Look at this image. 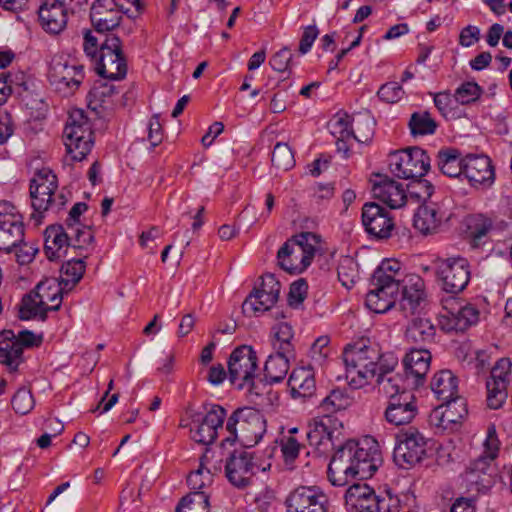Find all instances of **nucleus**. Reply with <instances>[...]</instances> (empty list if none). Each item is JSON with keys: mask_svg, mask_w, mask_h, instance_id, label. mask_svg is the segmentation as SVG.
Instances as JSON below:
<instances>
[{"mask_svg": "<svg viewBox=\"0 0 512 512\" xmlns=\"http://www.w3.org/2000/svg\"><path fill=\"white\" fill-rule=\"evenodd\" d=\"M351 402V398L345 391L341 389H333L321 401L319 409L323 412V415L333 416L334 413L349 407Z\"/></svg>", "mask_w": 512, "mask_h": 512, "instance_id": "43", "label": "nucleus"}, {"mask_svg": "<svg viewBox=\"0 0 512 512\" xmlns=\"http://www.w3.org/2000/svg\"><path fill=\"white\" fill-rule=\"evenodd\" d=\"M409 128L413 136L430 135L436 131L437 124L427 111L414 112L409 120Z\"/></svg>", "mask_w": 512, "mask_h": 512, "instance_id": "45", "label": "nucleus"}, {"mask_svg": "<svg viewBox=\"0 0 512 512\" xmlns=\"http://www.w3.org/2000/svg\"><path fill=\"white\" fill-rule=\"evenodd\" d=\"M435 276L441 289L458 294L468 285L471 277L469 261L462 256L437 258L434 261Z\"/></svg>", "mask_w": 512, "mask_h": 512, "instance_id": "11", "label": "nucleus"}, {"mask_svg": "<svg viewBox=\"0 0 512 512\" xmlns=\"http://www.w3.org/2000/svg\"><path fill=\"white\" fill-rule=\"evenodd\" d=\"M257 469L253 453L247 450L233 451L225 462L226 478L238 489L251 485Z\"/></svg>", "mask_w": 512, "mask_h": 512, "instance_id": "17", "label": "nucleus"}, {"mask_svg": "<svg viewBox=\"0 0 512 512\" xmlns=\"http://www.w3.org/2000/svg\"><path fill=\"white\" fill-rule=\"evenodd\" d=\"M448 313L450 328L461 332L476 324L479 319V311L471 304L449 310Z\"/></svg>", "mask_w": 512, "mask_h": 512, "instance_id": "40", "label": "nucleus"}, {"mask_svg": "<svg viewBox=\"0 0 512 512\" xmlns=\"http://www.w3.org/2000/svg\"><path fill=\"white\" fill-rule=\"evenodd\" d=\"M11 404L16 413L26 415L33 409L35 401L31 391L26 387H21L14 394Z\"/></svg>", "mask_w": 512, "mask_h": 512, "instance_id": "55", "label": "nucleus"}, {"mask_svg": "<svg viewBox=\"0 0 512 512\" xmlns=\"http://www.w3.org/2000/svg\"><path fill=\"white\" fill-rule=\"evenodd\" d=\"M96 62V72L109 80H121L127 74V62L122 41L115 34H106L101 40Z\"/></svg>", "mask_w": 512, "mask_h": 512, "instance_id": "10", "label": "nucleus"}, {"mask_svg": "<svg viewBox=\"0 0 512 512\" xmlns=\"http://www.w3.org/2000/svg\"><path fill=\"white\" fill-rule=\"evenodd\" d=\"M320 248V238L312 232H302L288 239L278 250L279 266L290 274L302 273Z\"/></svg>", "mask_w": 512, "mask_h": 512, "instance_id": "5", "label": "nucleus"}, {"mask_svg": "<svg viewBox=\"0 0 512 512\" xmlns=\"http://www.w3.org/2000/svg\"><path fill=\"white\" fill-rule=\"evenodd\" d=\"M401 281L400 262L396 259H385L375 269L366 295L367 308L375 313H385L396 303Z\"/></svg>", "mask_w": 512, "mask_h": 512, "instance_id": "3", "label": "nucleus"}, {"mask_svg": "<svg viewBox=\"0 0 512 512\" xmlns=\"http://www.w3.org/2000/svg\"><path fill=\"white\" fill-rule=\"evenodd\" d=\"M274 341L273 347L282 353L294 354V349L291 344L293 338L292 327L287 323H279L273 328Z\"/></svg>", "mask_w": 512, "mask_h": 512, "instance_id": "47", "label": "nucleus"}, {"mask_svg": "<svg viewBox=\"0 0 512 512\" xmlns=\"http://www.w3.org/2000/svg\"><path fill=\"white\" fill-rule=\"evenodd\" d=\"M329 501L317 486H299L285 500L286 512H327Z\"/></svg>", "mask_w": 512, "mask_h": 512, "instance_id": "18", "label": "nucleus"}, {"mask_svg": "<svg viewBox=\"0 0 512 512\" xmlns=\"http://www.w3.org/2000/svg\"><path fill=\"white\" fill-rule=\"evenodd\" d=\"M206 413H195L190 423L191 438L203 445L212 444L218 437V430L223 429L226 410L217 404L205 406Z\"/></svg>", "mask_w": 512, "mask_h": 512, "instance_id": "13", "label": "nucleus"}, {"mask_svg": "<svg viewBox=\"0 0 512 512\" xmlns=\"http://www.w3.org/2000/svg\"><path fill=\"white\" fill-rule=\"evenodd\" d=\"M63 247H71L69 232L61 225H53L45 230L44 252L50 261L62 257Z\"/></svg>", "mask_w": 512, "mask_h": 512, "instance_id": "33", "label": "nucleus"}, {"mask_svg": "<svg viewBox=\"0 0 512 512\" xmlns=\"http://www.w3.org/2000/svg\"><path fill=\"white\" fill-rule=\"evenodd\" d=\"M352 138L359 143H368L374 135L375 121L369 111L359 112L352 116Z\"/></svg>", "mask_w": 512, "mask_h": 512, "instance_id": "39", "label": "nucleus"}, {"mask_svg": "<svg viewBox=\"0 0 512 512\" xmlns=\"http://www.w3.org/2000/svg\"><path fill=\"white\" fill-rule=\"evenodd\" d=\"M482 94V88L475 82H465L455 91V100L462 104L475 102Z\"/></svg>", "mask_w": 512, "mask_h": 512, "instance_id": "57", "label": "nucleus"}, {"mask_svg": "<svg viewBox=\"0 0 512 512\" xmlns=\"http://www.w3.org/2000/svg\"><path fill=\"white\" fill-rule=\"evenodd\" d=\"M213 482V475L201 463L199 468L187 477V484L192 491H205Z\"/></svg>", "mask_w": 512, "mask_h": 512, "instance_id": "54", "label": "nucleus"}, {"mask_svg": "<svg viewBox=\"0 0 512 512\" xmlns=\"http://www.w3.org/2000/svg\"><path fill=\"white\" fill-rule=\"evenodd\" d=\"M209 498L206 491H191L181 498L175 512H210Z\"/></svg>", "mask_w": 512, "mask_h": 512, "instance_id": "41", "label": "nucleus"}, {"mask_svg": "<svg viewBox=\"0 0 512 512\" xmlns=\"http://www.w3.org/2000/svg\"><path fill=\"white\" fill-rule=\"evenodd\" d=\"M294 354L282 353L281 351L275 352L268 357L264 366V375L267 382L270 384L281 382L287 375L291 358H294Z\"/></svg>", "mask_w": 512, "mask_h": 512, "instance_id": "35", "label": "nucleus"}, {"mask_svg": "<svg viewBox=\"0 0 512 512\" xmlns=\"http://www.w3.org/2000/svg\"><path fill=\"white\" fill-rule=\"evenodd\" d=\"M495 475L493 461L489 457L480 456L470 462L462 476L467 487L480 492L493 485Z\"/></svg>", "mask_w": 512, "mask_h": 512, "instance_id": "24", "label": "nucleus"}, {"mask_svg": "<svg viewBox=\"0 0 512 512\" xmlns=\"http://www.w3.org/2000/svg\"><path fill=\"white\" fill-rule=\"evenodd\" d=\"M443 403L444 410L441 412L438 425L444 429H452V425L460 424L468 415L466 400L458 395Z\"/></svg>", "mask_w": 512, "mask_h": 512, "instance_id": "36", "label": "nucleus"}, {"mask_svg": "<svg viewBox=\"0 0 512 512\" xmlns=\"http://www.w3.org/2000/svg\"><path fill=\"white\" fill-rule=\"evenodd\" d=\"M63 139L67 154L72 160L82 161L90 153L94 144L93 131L83 110L71 111L63 131Z\"/></svg>", "mask_w": 512, "mask_h": 512, "instance_id": "6", "label": "nucleus"}, {"mask_svg": "<svg viewBox=\"0 0 512 512\" xmlns=\"http://www.w3.org/2000/svg\"><path fill=\"white\" fill-rule=\"evenodd\" d=\"M418 414L416 398L412 393L391 396L384 412L386 421L394 426L406 425Z\"/></svg>", "mask_w": 512, "mask_h": 512, "instance_id": "23", "label": "nucleus"}, {"mask_svg": "<svg viewBox=\"0 0 512 512\" xmlns=\"http://www.w3.org/2000/svg\"><path fill=\"white\" fill-rule=\"evenodd\" d=\"M258 365L256 352L251 346L242 345L234 349L228 361L229 380L239 389L251 386L256 376Z\"/></svg>", "mask_w": 512, "mask_h": 512, "instance_id": "15", "label": "nucleus"}, {"mask_svg": "<svg viewBox=\"0 0 512 512\" xmlns=\"http://www.w3.org/2000/svg\"><path fill=\"white\" fill-rule=\"evenodd\" d=\"M368 444L367 440H348L336 450L327 468V478L333 486L342 487L355 478L373 476L382 459L377 447Z\"/></svg>", "mask_w": 512, "mask_h": 512, "instance_id": "1", "label": "nucleus"}, {"mask_svg": "<svg viewBox=\"0 0 512 512\" xmlns=\"http://www.w3.org/2000/svg\"><path fill=\"white\" fill-rule=\"evenodd\" d=\"M337 272L342 285L351 288L358 278L357 263L353 258L345 257L340 261Z\"/></svg>", "mask_w": 512, "mask_h": 512, "instance_id": "52", "label": "nucleus"}, {"mask_svg": "<svg viewBox=\"0 0 512 512\" xmlns=\"http://www.w3.org/2000/svg\"><path fill=\"white\" fill-rule=\"evenodd\" d=\"M23 238L22 215L11 202L0 201V251L11 253Z\"/></svg>", "mask_w": 512, "mask_h": 512, "instance_id": "16", "label": "nucleus"}, {"mask_svg": "<svg viewBox=\"0 0 512 512\" xmlns=\"http://www.w3.org/2000/svg\"><path fill=\"white\" fill-rule=\"evenodd\" d=\"M292 58L293 54L290 49L288 47H283L271 57L269 64L273 70L285 72L288 70Z\"/></svg>", "mask_w": 512, "mask_h": 512, "instance_id": "63", "label": "nucleus"}, {"mask_svg": "<svg viewBox=\"0 0 512 512\" xmlns=\"http://www.w3.org/2000/svg\"><path fill=\"white\" fill-rule=\"evenodd\" d=\"M117 93L115 85L110 82L96 83L88 93V107L93 111H97L107 99Z\"/></svg>", "mask_w": 512, "mask_h": 512, "instance_id": "46", "label": "nucleus"}, {"mask_svg": "<svg viewBox=\"0 0 512 512\" xmlns=\"http://www.w3.org/2000/svg\"><path fill=\"white\" fill-rule=\"evenodd\" d=\"M308 285L304 279H298L290 286L288 303L291 307L297 308L307 296Z\"/></svg>", "mask_w": 512, "mask_h": 512, "instance_id": "62", "label": "nucleus"}, {"mask_svg": "<svg viewBox=\"0 0 512 512\" xmlns=\"http://www.w3.org/2000/svg\"><path fill=\"white\" fill-rule=\"evenodd\" d=\"M83 65L71 63L63 56H54L50 62L48 78L52 86L64 96L73 94L84 80Z\"/></svg>", "mask_w": 512, "mask_h": 512, "instance_id": "14", "label": "nucleus"}, {"mask_svg": "<svg viewBox=\"0 0 512 512\" xmlns=\"http://www.w3.org/2000/svg\"><path fill=\"white\" fill-rule=\"evenodd\" d=\"M0 337V363L8 366L10 370H16L21 362V343L17 342L12 330L2 331Z\"/></svg>", "mask_w": 512, "mask_h": 512, "instance_id": "34", "label": "nucleus"}, {"mask_svg": "<svg viewBox=\"0 0 512 512\" xmlns=\"http://www.w3.org/2000/svg\"><path fill=\"white\" fill-rule=\"evenodd\" d=\"M67 229L69 232L70 246L76 249H82L94 240V235L90 226L79 225L71 226Z\"/></svg>", "mask_w": 512, "mask_h": 512, "instance_id": "51", "label": "nucleus"}, {"mask_svg": "<svg viewBox=\"0 0 512 512\" xmlns=\"http://www.w3.org/2000/svg\"><path fill=\"white\" fill-rule=\"evenodd\" d=\"M288 387L293 399L305 401L316 393V381L311 367L293 369L288 379Z\"/></svg>", "mask_w": 512, "mask_h": 512, "instance_id": "29", "label": "nucleus"}, {"mask_svg": "<svg viewBox=\"0 0 512 512\" xmlns=\"http://www.w3.org/2000/svg\"><path fill=\"white\" fill-rule=\"evenodd\" d=\"M431 390L440 401L451 400L457 396V378L449 370H442L434 375L431 381Z\"/></svg>", "mask_w": 512, "mask_h": 512, "instance_id": "38", "label": "nucleus"}, {"mask_svg": "<svg viewBox=\"0 0 512 512\" xmlns=\"http://www.w3.org/2000/svg\"><path fill=\"white\" fill-rule=\"evenodd\" d=\"M372 192L375 198L392 209L400 208L406 203L407 196L402 184L387 176L376 175Z\"/></svg>", "mask_w": 512, "mask_h": 512, "instance_id": "26", "label": "nucleus"}, {"mask_svg": "<svg viewBox=\"0 0 512 512\" xmlns=\"http://www.w3.org/2000/svg\"><path fill=\"white\" fill-rule=\"evenodd\" d=\"M57 188V177L50 169L43 168L35 174L30 181V197L36 213L59 211L65 206L67 199L62 193L55 195Z\"/></svg>", "mask_w": 512, "mask_h": 512, "instance_id": "7", "label": "nucleus"}, {"mask_svg": "<svg viewBox=\"0 0 512 512\" xmlns=\"http://www.w3.org/2000/svg\"><path fill=\"white\" fill-rule=\"evenodd\" d=\"M431 353L420 347L412 348L403 359L404 372L408 377L409 385L418 388L423 385L429 371Z\"/></svg>", "mask_w": 512, "mask_h": 512, "instance_id": "25", "label": "nucleus"}, {"mask_svg": "<svg viewBox=\"0 0 512 512\" xmlns=\"http://www.w3.org/2000/svg\"><path fill=\"white\" fill-rule=\"evenodd\" d=\"M38 15L43 29L51 34H58L66 27L67 10L59 0H45Z\"/></svg>", "mask_w": 512, "mask_h": 512, "instance_id": "28", "label": "nucleus"}, {"mask_svg": "<svg viewBox=\"0 0 512 512\" xmlns=\"http://www.w3.org/2000/svg\"><path fill=\"white\" fill-rule=\"evenodd\" d=\"M362 224L365 231L377 239H387L395 227L390 212L377 203H365L362 207Z\"/></svg>", "mask_w": 512, "mask_h": 512, "instance_id": "20", "label": "nucleus"}, {"mask_svg": "<svg viewBox=\"0 0 512 512\" xmlns=\"http://www.w3.org/2000/svg\"><path fill=\"white\" fill-rule=\"evenodd\" d=\"M352 116L347 113H337L331 123L332 134L341 137H351L352 132Z\"/></svg>", "mask_w": 512, "mask_h": 512, "instance_id": "60", "label": "nucleus"}, {"mask_svg": "<svg viewBox=\"0 0 512 512\" xmlns=\"http://www.w3.org/2000/svg\"><path fill=\"white\" fill-rule=\"evenodd\" d=\"M404 94L401 85L397 82L383 84L377 92L378 97L387 103L398 102Z\"/></svg>", "mask_w": 512, "mask_h": 512, "instance_id": "61", "label": "nucleus"}, {"mask_svg": "<svg viewBox=\"0 0 512 512\" xmlns=\"http://www.w3.org/2000/svg\"><path fill=\"white\" fill-rule=\"evenodd\" d=\"M435 335L436 327L426 317H413L405 329V340L423 348L434 342Z\"/></svg>", "mask_w": 512, "mask_h": 512, "instance_id": "31", "label": "nucleus"}, {"mask_svg": "<svg viewBox=\"0 0 512 512\" xmlns=\"http://www.w3.org/2000/svg\"><path fill=\"white\" fill-rule=\"evenodd\" d=\"M38 296L35 291L26 294L21 301L19 308V317L22 320H30L38 317L41 321H45L47 318L48 306H44L42 303H38Z\"/></svg>", "mask_w": 512, "mask_h": 512, "instance_id": "42", "label": "nucleus"}, {"mask_svg": "<svg viewBox=\"0 0 512 512\" xmlns=\"http://www.w3.org/2000/svg\"><path fill=\"white\" fill-rule=\"evenodd\" d=\"M400 272L401 281H399V292L402 291V294H420V296H425V285L423 279L420 276L416 274H407L401 263Z\"/></svg>", "mask_w": 512, "mask_h": 512, "instance_id": "49", "label": "nucleus"}, {"mask_svg": "<svg viewBox=\"0 0 512 512\" xmlns=\"http://www.w3.org/2000/svg\"><path fill=\"white\" fill-rule=\"evenodd\" d=\"M388 353H382L378 345L368 340L348 344L343 351V361L347 369L346 378L355 388L368 384L377 375V371Z\"/></svg>", "mask_w": 512, "mask_h": 512, "instance_id": "2", "label": "nucleus"}, {"mask_svg": "<svg viewBox=\"0 0 512 512\" xmlns=\"http://www.w3.org/2000/svg\"><path fill=\"white\" fill-rule=\"evenodd\" d=\"M437 165L440 171L450 177L461 179L464 174L465 159L457 149L440 150L437 155Z\"/></svg>", "mask_w": 512, "mask_h": 512, "instance_id": "37", "label": "nucleus"}, {"mask_svg": "<svg viewBox=\"0 0 512 512\" xmlns=\"http://www.w3.org/2000/svg\"><path fill=\"white\" fill-rule=\"evenodd\" d=\"M272 165L278 169L287 171L295 165L294 154L286 143L278 142L273 149Z\"/></svg>", "mask_w": 512, "mask_h": 512, "instance_id": "48", "label": "nucleus"}, {"mask_svg": "<svg viewBox=\"0 0 512 512\" xmlns=\"http://www.w3.org/2000/svg\"><path fill=\"white\" fill-rule=\"evenodd\" d=\"M463 177L473 186L491 184L494 179V170L490 159L487 156H467Z\"/></svg>", "mask_w": 512, "mask_h": 512, "instance_id": "30", "label": "nucleus"}, {"mask_svg": "<svg viewBox=\"0 0 512 512\" xmlns=\"http://www.w3.org/2000/svg\"><path fill=\"white\" fill-rule=\"evenodd\" d=\"M430 157L420 147H409L390 156V171L398 178H421L430 169Z\"/></svg>", "mask_w": 512, "mask_h": 512, "instance_id": "12", "label": "nucleus"}, {"mask_svg": "<svg viewBox=\"0 0 512 512\" xmlns=\"http://www.w3.org/2000/svg\"><path fill=\"white\" fill-rule=\"evenodd\" d=\"M225 429L229 435L223 442L237 441L245 447H253L266 432V419L256 408L241 407L228 417Z\"/></svg>", "mask_w": 512, "mask_h": 512, "instance_id": "4", "label": "nucleus"}, {"mask_svg": "<svg viewBox=\"0 0 512 512\" xmlns=\"http://www.w3.org/2000/svg\"><path fill=\"white\" fill-rule=\"evenodd\" d=\"M510 370L511 362L507 358L498 360L491 370L486 387L487 404L492 409L500 408L508 396Z\"/></svg>", "mask_w": 512, "mask_h": 512, "instance_id": "22", "label": "nucleus"}, {"mask_svg": "<svg viewBox=\"0 0 512 512\" xmlns=\"http://www.w3.org/2000/svg\"><path fill=\"white\" fill-rule=\"evenodd\" d=\"M373 493H375V491L367 484H354L350 486L345 493L346 506L349 510L353 507H357V504L360 503L362 499H366Z\"/></svg>", "mask_w": 512, "mask_h": 512, "instance_id": "58", "label": "nucleus"}, {"mask_svg": "<svg viewBox=\"0 0 512 512\" xmlns=\"http://www.w3.org/2000/svg\"><path fill=\"white\" fill-rule=\"evenodd\" d=\"M38 296V303L48 306V311H57L61 307L63 291H68L56 279H46L37 284L34 289Z\"/></svg>", "mask_w": 512, "mask_h": 512, "instance_id": "32", "label": "nucleus"}, {"mask_svg": "<svg viewBox=\"0 0 512 512\" xmlns=\"http://www.w3.org/2000/svg\"><path fill=\"white\" fill-rule=\"evenodd\" d=\"M428 452V439L416 428L400 431L395 438L393 460L402 469L420 464Z\"/></svg>", "mask_w": 512, "mask_h": 512, "instance_id": "9", "label": "nucleus"}, {"mask_svg": "<svg viewBox=\"0 0 512 512\" xmlns=\"http://www.w3.org/2000/svg\"><path fill=\"white\" fill-rule=\"evenodd\" d=\"M119 0H96L90 10V19L95 31L104 37L108 32L114 30L120 25L122 20L121 13L129 15L128 9H124L118 3Z\"/></svg>", "mask_w": 512, "mask_h": 512, "instance_id": "19", "label": "nucleus"}, {"mask_svg": "<svg viewBox=\"0 0 512 512\" xmlns=\"http://www.w3.org/2000/svg\"><path fill=\"white\" fill-rule=\"evenodd\" d=\"M343 427L342 422L335 416L322 415L314 419L306 432V438L311 446L319 447L332 442L335 433Z\"/></svg>", "mask_w": 512, "mask_h": 512, "instance_id": "27", "label": "nucleus"}, {"mask_svg": "<svg viewBox=\"0 0 512 512\" xmlns=\"http://www.w3.org/2000/svg\"><path fill=\"white\" fill-rule=\"evenodd\" d=\"M85 272V262L83 259H71L61 267V283L67 290H71L76 285Z\"/></svg>", "mask_w": 512, "mask_h": 512, "instance_id": "44", "label": "nucleus"}, {"mask_svg": "<svg viewBox=\"0 0 512 512\" xmlns=\"http://www.w3.org/2000/svg\"><path fill=\"white\" fill-rule=\"evenodd\" d=\"M12 252L15 253L17 262L24 265L33 261L38 252V248L33 243H28L23 240L17 247L13 248Z\"/></svg>", "mask_w": 512, "mask_h": 512, "instance_id": "64", "label": "nucleus"}, {"mask_svg": "<svg viewBox=\"0 0 512 512\" xmlns=\"http://www.w3.org/2000/svg\"><path fill=\"white\" fill-rule=\"evenodd\" d=\"M415 187L423 190V195H420L419 191L411 193L422 197L424 200L430 198L434 191L433 185L427 180H418ZM449 218L450 214L442 204L424 201L414 214L413 225L422 235H431L437 233L443 222L449 220Z\"/></svg>", "mask_w": 512, "mask_h": 512, "instance_id": "8", "label": "nucleus"}, {"mask_svg": "<svg viewBox=\"0 0 512 512\" xmlns=\"http://www.w3.org/2000/svg\"><path fill=\"white\" fill-rule=\"evenodd\" d=\"M397 364L398 359L392 353H388L384 357L380 369L374 378L381 390L389 398L401 393H409L408 389H415L412 385H409L408 377L405 373L404 375L394 373V368Z\"/></svg>", "mask_w": 512, "mask_h": 512, "instance_id": "21", "label": "nucleus"}, {"mask_svg": "<svg viewBox=\"0 0 512 512\" xmlns=\"http://www.w3.org/2000/svg\"><path fill=\"white\" fill-rule=\"evenodd\" d=\"M493 222L490 218L483 215L476 216L469 225L470 236L472 238L471 245L478 247L481 239L492 229Z\"/></svg>", "mask_w": 512, "mask_h": 512, "instance_id": "53", "label": "nucleus"}, {"mask_svg": "<svg viewBox=\"0 0 512 512\" xmlns=\"http://www.w3.org/2000/svg\"><path fill=\"white\" fill-rule=\"evenodd\" d=\"M424 299L425 296H420V294H402V298L399 302V309L406 318L411 317L412 319L413 317H420L418 314L422 309L421 305Z\"/></svg>", "mask_w": 512, "mask_h": 512, "instance_id": "56", "label": "nucleus"}, {"mask_svg": "<svg viewBox=\"0 0 512 512\" xmlns=\"http://www.w3.org/2000/svg\"><path fill=\"white\" fill-rule=\"evenodd\" d=\"M266 294V292L258 290H254L250 293L242 305L243 313L252 316L259 312L262 313L269 310L271 307H265L264 304H262L263 300H266Z\"/></svg>", "mask_w": 512, "mask_h": 512, "instance_id": "59", "label": "nucleus"}, {"mask_svg": "<svg viewBox=\"0 0 512 512\" xmlns=\"http://www.w3.org/2000/svg\"><path fill=\"white\" fill-rule=\"evenodd\" d=\"M281 285L273 274H265L262 276V283L260 288H255L261 292H266V300H263L262 304L265 307H273L278 300L280 294Z\"/></svg>", "mask_w": 512, "mask_h": 512, "instance_id": "50", "label": "nucleus"}]
</instances>
